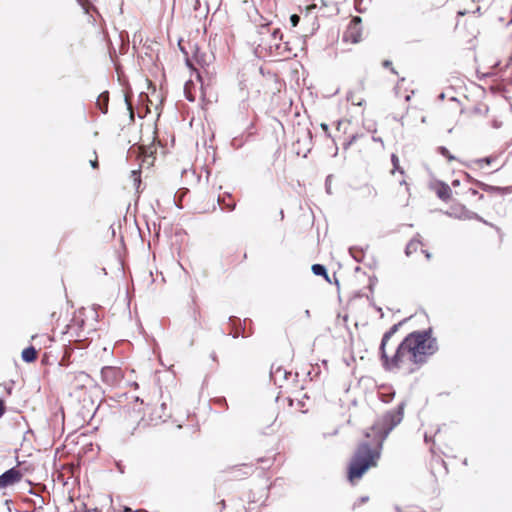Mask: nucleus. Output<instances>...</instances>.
Returning <instances> with one entry per match:
<instances>
[{"label": "nucleus", "instance_id": "1", "mask_svg": "<svg viewBox=\"0 0 512 512\" xmlns=\"http://www.w3.org/2000/svg\"><path fill=\"white\" fill-rule=\"evenodd\" d=\"M397 330L398 325H393L382 338V365L387 371L409 375L419 370L438 351V342L429 328L411 332L400 343H392Z\"/></svg>", "mask_w": 512, "mask_h": 512}, {"label": "nucleus", "instance_id": "2", "mask_svg": "<svg viewBox=\"0 0 512 512\" xmlns=\"http://www.w3.org/2000/svg\"><path fill=\"white\" fill-rule=\"evenodd\" d=\"M404 403L388 411L381 420L366 433V440L356 447L347 469V478L351 483L360 480L371 468L378 465L381 457L383 442L389 432L397 426L404 417Z\"/></svg>", "mask_w": 512, "mask_h": 512}, {"label": "nucleus", "instance_id": "3", "mask_svg": "<svg viewBox=\"0 0 512 512\" xmlns=\"http://www.w3.org/2000/svg\"><path fill=\"white\" fill-rule=\"evenodd\" d=\"M458 198L453 199V203L448 207L445 213L459 220L479 219V216L467 207L477 208L478 202L484 199V195L473 188H467L462 193L455 192Z\"/></svg>", "mask_w": 512, "mask_h": 512}, {"label": "nucleus", "instance_id": "4", "mask_svg": "<svg viewBox=\"0 0 512 512\" xmlns=\"http://www.w3.org/2000/svg\"><path fill=\"white\" fill-rule=\"evenodd\" d=\"M178 45L185 55L186 65L196 72V79L202 84L201 75L194 67L193 62L203 66L205 64V54L202 53L198 45L191 40L180 39Z\"/></svg>", "mask_w": 512, "mask_h": 512}, {"label": "nucleus", "instance_id": "5", "mask_svg": "<svg viewBox=\"0 0 512 512\" xmlns=\"http://www.w3.org/2000/svg\"><path fill=\"white\" fill-rule=\"evenodd\" d=\"M62 383L70 395L85 391L92 383L89 374L83 371L68 372L64 375Z\"/></svg>", "mask_w": 512, "mask_h": 512}, {"label": "nucleus", "instance_id": "6", "mask_svg": "<svg viewBox=\"0 0 512 512\" xmlns=\"http://www.w3.org/2000/svg\"><path fill=\"white\" fill-rule=\"evenodd\" d=\"M362 35V19L359 16H354L343 32L342 40L345 43L357 44L362 40Z\"/></svg>", "mask_w": 512, "mask_h": 512}, {"label": "nucleus", "instance_id": "7", "mask_svg": "<svg viewBox=\"0 0 512 512\" xmlns=\"http://www.w3.org/2000/svg\"><path fill=\"white\" fill-rule=\"evenodd\" d=\"M254 472L253 466L249 464H240L227 468L226 473V481H241L249 476H251Z\"/></svg>", "mask_w": 512, "mask_h": 512}, {"label": "nucleus", "instance_id": "8", "mask_svg": "<svg viewBox=\"0 0 512 512\" xmlns=\"http://www.w3.org/2000/svg\"><path fill=\"white\" fill-rule=\"evenodd\" d=\"M366 91V82L364 79L359 80L355 87L351 89L347 95V99L351 101L353 105L361 106L365 99L362 94Z\"/></svg>", "mask_w": 512, "mask_h": 512}, {"label": "nucleus", "instance_id": "9", "mask_svg": "<svg viewBox=\"0 0 512 512\" xmlns=\"http://www.w3.org/2000/svg\"><path fill=\"white\" fill-rule=\"evenodd\" d=\"M377 190L371 184H363L355 189V197L359 201L369 202L376 198Z\"/></svg>", "mask_w": 512, "mask_h": 512}, {"label": "nucleus", "instance_id": "10", "mask_svg": "<svg viewBox=\"0 0 512 512\" xmlns=\"http://www.w3.org/2000/svg\"><path fill=\"white\" fill-rule=\"evenodd\" d=\"M22 476V473L18 469H9L0 476V488H5L19 482Z\"/></svg>", "mask_w": 512, "mask_h": 512}, {"label": "nucleus", "instance_id": "11", "mask_svg": "<svg viewBox=\"0 0 512 512\" xmlns=\"http://www.w3.org/2000/svg\"><path fill=\"white\" fill-rule=\"evenodd\" d=\"M101 377L107 384L115 385L121 379V372L118 368L107 366L102 368Z\"/></svg>", "mask_w": 512, "mask_h": 512}, {"label": "nucleus", "instance_id": "12", "mask_svg": "<svg viewBox=\"0 0 512 512\" xmlns=\"http://www.w3.org/2000/svg\"><path fill=\"white\" fill-rule=\"evenodd\" d=\"M432 191L443 201L451 199V188L444 182L436 181L431 184Z\"/></svg>", "mask_w": 512, "mask_h": 512}, {"label": "nucleus", "instance_id": "13", "mask_svg": "<svg viewBox=\"0 0 512 512\" xmlns=\"http://www.w3.org/2000/svg\"><path fill=\"white\" fill-rule=\"evenodd\" d=\"M418 252L424 253L427 259L431 258V255L424 249V244L419 239L410 240L406 246V255L411 256Z\"/></svg>", "mask_w": 512, "mask_h": 512}, {"label": "nucleus", "instance_id": "14", "mask_svg": "<svg viewBox=\"0 0 512 512\" xmlns=\"http://www.w3.org/2000/svg\"><path fill=\"white\" fill-rule=\"evenodd\" d=\"M140 154L143 156V162H147L148 165H153V162L155 160L154 154L157 151V148L155 145L151 146H140Z\"/></svg>", "mask_w": 512, "mask_h": 512}, {"label": "nucleus", "instance_id": "15", "mask_svg": "<svg viewBox=\"0 0 512 512\" xmlns=\"http://www.w3.org/2000/svg\"><path fill=\"white\" fill-rule=\"evenodd\" d=\"M217 202L223 210L227 211H233L236 206L234 198L226 193L223 196H218Z\"/></svg>", "mask_w": 512, "mask_h": 512}, {"label": "nucleus", "instance_id": "16", "mask_svg": "<svg viewBox=\"0 0 512 512\" xmlns=\"http://www.w3.org/2000/svg\"><path fill=\"white\" fill-rule=\"evenodd\" d=\"M416 2L424 11H430L442 7L446 0H416Z\"/></svg>", "mask_w": 512, "mask_h": 512}, {"label": "nucleus", "instance_id": "17", "mask_svg": "<svg viewBox=\"0 0 512 512\" xmlns=\"http://www.w3.org/2000/svg\"><path fill=\"white\" fill-rule=\"evenodd\" d=\"M196 90H197L196 83L193 80H188L184 86V94H185L186 99L189 100L190 102L195 101Z\"/></svg>", "mask_w": 512, "mask_h": 512}, {"label": "nucleus", "instance_id": "18", "mask_svg": "<svg viewBox=\"0 0 512 512\" xmlns=\"http://www.w3.org/2000/svg\"><path fill=\"white\" fill-rule=\"evenodd\" d=\"M108 103H109V93L107 91L102 92L96 101V106L98 109L106 114L108 112Z\"/></svg>", "mask_w": 512, "mask_h": 512}, {"label": "nucleus", "instance_id": "19", "mask_svg": "<svg viewBox=\"0 0 512 512\" xmlns=\"http://www.w3.org/2000/svg\"><path fill=\"white\" fill-rule=\"evenodd\" d=\"M37 351L33 346L27 347L22 351V359L25 362L31 363L37 359Z\"/></svg>", "mask_w": 512, "mask_h": 512}, {"label": "nucleus", "instance_id": "20", "mask_svg": "<svg viewBox=\"0 0 512 512\" xmlns=\"http://www.w3.org/2000/svg\"><path fill=\"white\" fill-rule=\"evenodd\" d=\"M497 159H498V157L496 155H491V156H488V157H483V158L476 159L474 161V163H475V165L478 168L483 169L486 166H489L492 163L496 162Z\"/></svg>", "mask_w": 512, "mask_h": 512}, {"label": "nucleus", "instance_id": "21", "mask_svg": "<svg viewBox=\"0 0 512 512\" xmlns=\"http://www.w3.org/2000/svg\"><path fill=\"white\" fill-rule=\"evenodd\" d=\"M372 4V0H355L354 7L359 13H365L368 11Z\"/></svg>", "mask_w": 512, "mask_h": 512}, {"label": "nucleus", "instance_id": "22", "mask_svg": "<svg viewBox=\"0 0 512 512\" xmlns=\"http://www.w3.org/2000/svg\"><path fill=\"white\" fill-rule=\"evenodd\" d=\"M312 272L317 276H323L327 281H329V276L327 274L326 268L321 264L312 265Z\"/></svg>", "mask_w": 512, "mask_h": 512}, {"label": "nucleus", "instance_id": "23", "mask_svg": "<svg viewBox=\"0 0 512 512\" xmlns=\"http://www.w3.org/2000/svg\"><path fill=\"white\" fill-rule=\"evenodd\" d=\"M391 161L393 164V169L391 170V173H395V171H399L401 174H404V170H403V168H401L399 158L396 154H392Z\"/></svg>", "mask_w": 512, "mask_h": 512}, {"label": "nucleus", "instance_id": "24", "mask_svg": "<svg viewBox=\"0 0 512 512\" xmlns=\"http://www.w3.org/2000/svg\"><path fill=\"white\" fill-rule=\"evenodd\" d=\"M438 153L444 156L449 162L455 160V157L451 154V152L444 146H440L437 148Z\"/></svg>", "mask_w": 512, "mask_h": 512}, {"label": "nucleus", "instance_id": "25", "mask_svg": "<svg viewBox=\"0 0 512 512\" xmlns=\"http://www.w3.org/2000/svg\"><path fill=\"white\" fill-rule=\"evenodd\" d=\"M382 66H383L384 68L389 69L393 74H395V75H397V76H399V75H400L399 71H397V70H396V68L393 66V63H392L390 60H384V61L382 62Z\"/></svg>", "mask_w": 512, "mask_h": 512}, {"label": "nucleus", "instance_id": "26", "mask_svg": "<svg viewBox=\"0 0 512 512\" xmlns=\"http://www.w3.org/2000/svg\"><path fill=\"white\" fill-rule=\"evenodd\" d=\"M132 177L134 181V186L138 190L141 184V177H140V171L139 170H133L132 171Z\"/></svg>", "mask_w": 512, "mask_h": 512}, {"label": "nucleus", "instance_id": "27", "mask_svg": "<svg viewBox=\"0 0 512 512\" xmlns=\"http://www.w3.org/2000/svg\"><path fill=\"white\" fill-rule=\"evenodd\" d=\"M245 258H246V253H243V254L241 255V257H239V259H237V260H235V259L233 258V255H229V256H227V257H226V261H227V264H228V265H234V264H236V263H240V262H242V261H243V259H245Z\"/></svg>", "mask_w": 512, "mask_h": 512}, {"label": "nucleus", "instance_id": "28", "mask_svg": "<svg viewBox=\"0 0 512 512\" xmlns=\"http://www.w3.org/2000/svg\"><path fill=\"white\" fill-rule=\"evenodd\" d=\"M89 162L94 169H97L99 167L98 156L95 151H93V158H90Z\"/></svg>", "mask_w": 512, "mask_h": 512}, {"label": "nucleus", "instance_id": "29", "mask_svg": "<svg viewBox=\"0 0 512 512\" xmlns=\"http://www.w3.org/2000/svg\"><path fill=\"white\" fill-rule=\"evenodd\" d=\"M368 497H361L359 498L354 504L353 509H356L357 507L361 506L362 504L366 503L368 501Z\"/></svg>", "mask_w": 512, "mask_h": 512}, {"label": "nucleus", "instance_id": "30", "mask_svg": "<svg viewBox=\"0 0 512 512\" xmlns=\"http://www.w3.org/2000/svg\"><path fill=\"white\" fill-rule=\"evenodd\" d=\"M300 21V17L297 14H293L290 17L292 27H296Z\"/></svg>", "mask_w": 512, "mask_h": 512}, {"label": "nucleus", "instance_id": "31", "mask_svg": "<svg viewBox=\"0 0 512 512\" xmlns=\"http://www.w3.org/2000/svg\"><path fill=\"white\" fill-rule=\"evenodd\" d=\"M320 126L322 130L325 132V134L330 137L329 126L326 123H322Z\"/></svg>", "mask_w": 512, "mask_h": 512}, {"label": "nucleus", "instance_id": "32", "mask_svg": "<svg viewBox=\"0 0 512 512\" xmlns=\"http://www.w3.org/2000/svg\"><path fill=\"white\" fill-rule=\"evenodd\" d=\"M6 411L4 401L0 399V418L4 415Z\"/></svg>", "mask_w": 512, "mask_h": 512}, {"label": "nucleus", "instance_id": "33", "mask_svg": "<svg viewBox=\"0 0 512 512\" xmlns=\"http://www.w3.org/2000/svg\"><path fill=\"white\" fill-rule=\"evenodd\" d=\"M355 139H356V136H352V137H351V139H350L349 141H347V142H344V143H343V148H344V149H347V148L352 144V142H353Z\"/></svg>", "mask_w": 512, "mask_h": 512}, {"label": "nucleus", "instance_id": "34", "mask_svg": "<svg viewBox=\"0 0 512 512\" xmlns=\"http://www.w3.org/2000/svg\"><path fill=\"white\" fill-rule=\"evenodd\" d=\"M479 185H480V187H481L483 190H485V191H491V190H494V187L489 186V185H487V184L480 183Z\"/></svg>", "mask_w": 512, "mask_h": 512}, {"label": "nucleus", "instance_id": "35", "mask_svg": "<svg viewBox=\"0 0 512 512\" xmlns=\"http://www.w3.org/2000/svg\"><path fill=\"white\" fill-rule=\"evenodd\" d=\"M281 36H282V34H281V32H280V30H279V29H275V30L272 32V37H273L274 39H276L277 37H280V38H281Z\"/></svg>", "mask_w": 512, "mask_h": 512}, {"label": "nucleus", "instance_id": "36", "mask_svg": "<svg viewBox=\"0 0 512 512\" xmlns=\"http://www.w3.org/2000/svg\"><path fill=\"white\" fill-rule=\"evenodd\" d=\"M400 184H401V185H404L405 192H406V194H407V195H409V188H408V186H407V184H406L405 180H402V181L400 182Z\"/></svg>", "mask_w": 512, "mask_h": 512}, {"label": "nucleus", "instance_id": "37", "mask_svg": "<svg viewBox=\"0 0 512 512\" xmlns=\"http://www.w3.org/2000/svg\"><path fill=\"white\" fill-rule=\"evenodd\" d=\"M123 512H132V509H131V508H129V507H125V508H124V510H123Z\"/></svg>", "mask_w": 512, "mask_h": 512}, {"label": "nucleus", "instance_id": "38", "mask_svg": "<svg viewBox=\"0 0 512 512\" xmlns=\"http://www.w3.org/2000/svg\"><path fill=\"white\" fill-rule=\"evenodd\" d=\"M345 1H346V0H336V1H335V4H342V3H344Z\"/></svg>", "mask_w": 512, "mask_h": 512}, {"label": "nucleus", "instance_id": "39", "mask_svg": "<svg viewBox=\"0 0 512 512\" xmlns=\"http://www.w3.org/2000/svg\"><path fill=\"white\" fill-rule=\"evenodd\" d=\"M452 185H453V186L459 185V181H458V180H454V181L452 182Z\"/></svg>", "mask_w": 512, "mask_h": 512}, {"label": "nucleus", "instance_id": "40", "mask_svg": "<svg viewBox=\"0 0 512 512\" xmlns=\"http://www.w3.org/2000/svg\"><path fill=\"white\" fill-rule=\"evenodd\" d=\"M343 123H344L343 121H338L337 129H339V128H340V126H341Z\"/></svg>", "mask_w": 512, "mask_h": 512}, {"label": "nucleus", "instance_id": "41", "mask_svg": "<svg viewBox=\"0 0 512 512\" xmlns=\"http://www.w3.org/2000/svg\"><path fill=\"white\" fill-rule=\"evenodd\" d=\"M405 100H406V101H409V100H410V95H406V96H405Z\"/></svg>", "mask_w": 512, "mask_h": 512}, {"label": "nucleus", "instance_id": "42", "mask_svg": "<svg viewBox=\"0 0 512 512\" xmlns=\"http://www.w3.org/2000/svg\"><path fill=\"white\" fill-rule=\"evenodd\" d=\"M405 81V78L404 77H401L400 78V82L403 83Z\"/></svg>", "mask_w": 512, "mask_h": 512}, {"label": "nucleus", "instance_id": "43", "mask_svg": "<svg viewBox=\"0 0 512 512\" xmlns=\"http://www.w3.org/2000/svg\"><path fill=\"white\" fill-rule=\"evenodd\" d=\"M216 209V206L214 204V202L212 203V210H215Z\"/></svg>", "mask_w": 512, "mask_h": 512}, {"label": "nucleus", "instance_id": "44", "mask_svg": "<svg viewBox=\"0 0 512 512\" xmlns=\"http://www.w3.org/2000/svg\"><path fill=\"white\" fill-rule=\"evenodd\" d=\"M221 505H222L223 507H225V501H224V500H222V501H221Z\"/></svg>", "mask_w": 512, "mask_h": 512}, {"label": "nucleus", "instance_id": "45", "mask_svg": "<svg viewBox=\"0 0 512 512\" xmlns=\"http://www.w3.org/2000/svg\"><path fill=\"white\" fill-rule=\"evenodd\" d=\"M135 512H141V511L137 510V511H135Z\"/></svg>", "mask_w": 512, "mask_h": 512}]
</instances>
